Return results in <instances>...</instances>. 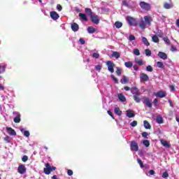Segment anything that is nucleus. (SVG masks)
Returning <instances> with one entry per match:
<instances>
[{
	"instance_id": "nucleus-1",
	"label": "nucleus",
	"mask_w": 179,
	"mask_h": 179,
	"mask_svg": "<svg viewBox=\"0 0 179 179\" xmlns=\"http://www.w3.org/2000/svg\"><path fill=\"white\" fill-rule=\"evenodd\" d=\"M131 92L133 94V99L136 103H140L142 99H141V92L139 91V89L136 87H133L131 89Z\"/></svg>"
},
{
	"instance_id": "nucleus-2",
	"label": "nucleus",
	"mask_w": 179,
	"mask_h": 179,
	"mask_svg": "<svg viewBox=\"0 0 179 179\" xmlns=\"http://www.w3.org/2000/svg\"><path fill=\"white\" fill-rule=\"evenodd\" d=\"M45 166V168L43 169V173L47 176H49V174H51L52 171H55L57 170V167L51 166L50 163H46Z\"/></svg>"
},
{
	"instance_id": "nucleus-3",
	"label": "nucleus",
	"mask_w": 179,
	"mask_h": 179,
	"mask_svg": "<svg viewBox=\"0 0 179 179\" xmlns=\"http://www.w3.org/2000/svg\"><path fill=\"white\" fill-rule=\"evenodd\" d=\"M126 20L129 26H136L138 24V22H136V19L129 15L126 17Z\"/></svg>"
},
{
	"instance_id": "nucleus-4",
	"label": "nucleus",
	"mask_w": 179,
	"mask_h": 179,
	"mask_svg": "<svg viewBox=\"0 0 179 179\" xmlns=\"http://www.w3.org/2000/svg\"><path fill=\"white\" fill-rule=\"evenodd\" d=\"M139 5L141 9H143V10H146L147 12H149V10H150V3H146L145 1H141Z\"/></svg>"
},
{
	"instance_id": "nucleus-5",
	"label": "nucleus",
	"mask_w": 179,
	"mask_h": 179,
	"mask_svg": "<svg viewBox=\"0 0 179 179\" xmlns=\"http://www.w3.org/2000/svg\"><path fill=\"white\" fill-rule=\"evenodd\" d=\"M106 65L108 66V71H109L110 73H114V67L115 66L114 62L108 60L106 62Z\"/></svg>"
},
{
	"instance_id": "nucleus-6",
	"label": "nucleus",
	"mask_w": 179,
	"mask_h": 179,
	"mask_svg": "<svg viewBox=\"0 0 179 179\" xmlns=\"http://www.w3.org/2000/svg\"><path fill=\"white\" fill-rule=\"evenodd\" d=\"M13 115H15V117L13 118V121L15 124H19L20 121H22V119L20 117L22 115H20V113L19 112H13Z\"/></svg>"
},
{
	"instance_id": "nucleus-7",
	"label": "nucleus",
	"mask_w": 179,
	"mask_h": 179,
	"mask_svg": "<svg viewBox=\"0 0 179 179\" xmlns=\"http://www.w3.org/2000/svg\"><path fill=\"white\" fill-rule=\"evenodd\" d=\"M143 104H145L146 107L148 108H152V99L149 97H144V100L143 101Z\"/></svg>"
},
{
	"instance_id": "nucleus-8",
	"label": "nucleus",
	"mask_w": 179,
	"mask_h": 179,
	"mask_svg": "<svg viewBox=\"0 0 179 179\" xmlns=\"http://www.w3.org/2000/svg\"><path fill=\"white\" fill-rule=\"evenodd\" d=\"M90 20L94 24H99V23H100V17L97 15H92V17H90Z\"/></svg>"
},
{
	"instance_id": "nucleus-9",
	"label": "nucleus",
	"mask_w": 179,
	"mask_h": 179,
	"mask_svg": "<svg viewBox=\"0 0 179 179\" xmlns=\"http://www.w3.org/2000/svg\"><path fill=\"white\" fill-rule=\"evenodd\" d=\"M130 148L131 150H134V152H138L139 150V146H138V143L135 141H131Z\"/></svg>"
},
{
	"instance_id": "nucleus-10",
	"label": "nucleus",
	"mask_w": 179,
	"mask_h": 179,
	"mask_svg": "<svg viewBox=\"0 0 179 179\" xmlns=\"http://www.w3.org/2000/svg\"><path fill=\"white\" fill-rule=\"evenodd\" d=\"M19 174H24L26 173V166L24 164H20L17 169Z\"/></svg>"
},
{
	"instance_id": "nucleus-11",
	"label": "nucleus",
	"mask_w": 179,
	"mask_h": 179,
	"mask_svg": "<svg viewBox=\"0 0 179 179\" xmlns=\"http://www.w3.org/2000/svg\"><path fill=\"white\" fill-rule=\"evenodd\" d=\"M144 20H145V24H148V26H150L152 24V22H153V19L152 18V17L149 15H145L144 17Z\"/></svg>"
},
{
	"instance_id": "nucleus-12",
	"label": "nucleus",
	"mask_w": 179,
	"mask_h": 179,
	"mask_svg": "<svg viewBox=\"0 0 179 179\" xmlns=\"http://www.w3.org/2000/svg\"><path fill=\"white\" fill-rule=\"evenodd\" d=\"M155 96L157 97H159L160 99H163V97H166L167 96V92L165 91L161 90L156 93Z\"/></svg>"
},
{
	"instance_id": "nucleus-13",
	"label": "nucleus",
	"mask_w": 179,
	"mask_h": 179,
	"mask_svg": "<svg viewBox=\"0 0 179 179\" xmlns=\"http://www.w3.org/2000/svg\"><path fill=\"white\" fill-rule=\"evenodd\" d=\"M140 79L141 82H148L149 80V76H148L146 73H141L140 74Z\"/></svg>"
},
{
	"instance_id": "nucleus-14",
	"label": "nucleus",
	"mask_w": 179,
	"mask_h": 179,
	"mask_svg": "<svg viewBox=\"0 0 179 179\" xmlns=\"http://www.w3.org/2000/svg\"><path fill=\"white\" fill-rule=\"evenodd\" d=\"M50 17L53 19V20H58V19H59V15L55 11H51Z\"/></svg>"
},
{
	"instance_id": "nucleus-15",
	"label": "nucleus",
	"mask_w": 179,
	"mask_h": 179,
	"mask_svg": "<svg viewBox=\"0 0 179 179\" xmlns=\"http://www.w3.org/2000/svg\"><path fill=\"white\" fill-rule=\"evenodd\" d=\"M6 131L8 135H11L12 136H16V131L12 127H6Z\"/></svg>"
},
{
	"instance_id": "nucleus-16",
	"label": "nucleus",
	"mask_w": 179,
	"mask_h": 179,
	"mask_svg": "<svg viewBox=\"0 0 179 179\" xmlns=\"http://www.w3.org/2000/svg\"><path fill=\"white\" fill-rule=\"evenodd\" d=\"M79 17L80 20H83V22H87L89 20V18H87V16L85 13H80Z\"/></svg>"
},
{
	"instance_id": "nucleus-17",
	"label": "nucleus",
	"mask_w": 179,
	"mask_h": 179,
	"mask_svg": "<svg viewBox=\"0 0 179 179\" xmlns=\"http://www.w3.org/2000/svg\"><path fill=\"white\" fill-rule=\"evenodd\" d=\"M158 57L161 58V59H164V60H166L168 58L167 54H166V52H159Z\"/></svg>"
},
{
	"instance_id": "nucleus-18",
	"label": "nucleus",
	"mask_w": 179,
	"mask_h": 179,
	"mask_svg": "<svg viewBox=\"0 0 179 179\" xmlns=\"http://www.w3.org/2000/svg\"><path fill=\"white\" fill-rule=\"evenodd\" d=\"M71 30H73V31H78V30H79V24H78L76 22H73V24H71Z\"/></svg>"
},
{
	"instance_id": "nucleus-19",
	"label": "nucleus",
	"mask_w": 179,
	"mask_h": 179,
	"mask_svg": "<svg viewBox=\"0 0 179 179\" xmlns=\"http://www.w3.org/2000/svg\"><path fill=\"white\" fill-rule=\"evenodd\" d=\"M128 82H129V79L128 78V77L123 76L122 79L120 80V83H122V85H125L126 83H128Z\"/></svg>"
},
{
	"instance_id": "nucleus-20",
	"label": "nucleus",
	"mask_w": 179,
	"mask_h": 179,
	"mask_svg": "<svg viewBox=\"0 0 179 179\" xmlns=\"http://www.w3.org/2000/svg\"><path fill=\"white\" fill-rule=\"evenodd\" d=\"M117 97L120 101L122 103L127 101V98H125V96L122 94H118Z\"/></svg>"
},
{
	"instance_id": "nucleus-21",
	"label": "nucleus",
	"mask_w": 179,
	"mask_h": 179,
	"mask_svg": "<svg viewBox=\"0 0 179 179\" xmlns=\"http://www.w3.org/2000/svg\"><path fill=\"white\" fill-rule=\"evenodd\" d=\"M85 13H87L90 17H91L93 15V11L89 8H85Z\"/></svg>"
},
{
	"instance_id": "nucleus-22",
	"label": "nucleus",
	"mask_w": 179,
	"mask_h": 179,
	"mask_svg": "<svg viewBox=\"0 0 179 179\" xmlns=\"http://www.w3.org/2000/svg\"><path fill=\"white\" fill-rule=\"evenodd\" d=\"M87 32L90 34H93V33H96V29L93 27H87Z\"/></svg>"
},
{
	"instance_id": "nucleus-23",
	"label": "nucleus",
	"mask_w": 179,
	"mask_h": 179,
	"mask_svg": "<svg viewBox=\"0 0 179 179\" xmlns=\"http://www.w3.org/2000/svg\"><path fill=\"white\" fill-rule=\"evenodd\" d=\"M115 114H116V115L120 116L122 115V111L118 107L115 108Z\"/></svg>"
},
{
	"instance_id": "nucleus-24",
	"label": "nucleus",
	"mask_w": 179,
	"mask_h": 179,
	"mask_svg": "<svg viewBox=\"0 0 179 179\" xmlns=\"http://www.w3.org/2000/svg\"><path fill=\"white\" fill-rule=\"evenodd\" d=\"M143 124L145 129H150L152 128V126H150V124L147 120H144Z\"/></svg>"
},
{
	"instance_id": "nucleus-25",
	"label": "nucleus",
	"mask_w": 179,
	"mask_h": 179,
	"mask_svg": "<svg viewBox=\"0 0 179 179\" xmlns=\"http://www.w3.org/2000/svg\"><path fill=\"white\" fill-rule=\"evenodd\" d=\"M142 41L143 44H145V45H146L147 47H149V45H150V43H149L146 37H142Z\"/></svg>"
},
{
	"instance_id": "nucleus-26",
	"label": "nucleus",
	"mask_w": 179,
	"mask_h": 179,
	"mask_svg": "<svg viewBox=\"0 0 179 179\" xmlns=\"http://www.w3.org/2000/svg\"><path fill=\"white\" fill-rule=\"evenodd\" d=\"M127 117H128L129 118H134V117H135V113H134L131 110H127Z\"/></svg>"
},
{
	"instance_id": "nucleus-27",
	"label": "nucleus",
	"mask_w": 179,
	"mask_h": 179,
	"mask_svg": "<svg viewBox=\"0 0 179 179\" xmlns=\"http://www.w3.org/2000/svg\"><path fill=\"white\" fill-rule=\"evenodd\" d=\"M115 26L116 29H121V27H122V22H121L120 21H116L115 22Z\"/></svg>"
},
{
	"instance_id": "nucleus-28",
	"label": "nucleus",
	"mask_w": 179,
	"mask_h": 179,
	"mask_svg": "<svg viewBox=\"0 0 179 179\" xmlns=\"http://www.w3.org/2000/svg\"><path fill=\"white\" fill-rule=\"evenodd\" d=\"M124 66H126V68H132V66H134V64L131 61L126 62L124 63Z\"/></svg>"
},
{
	"instance_id": "nucleus-29",
	"label": "nucleus",
	"mask_w": 179,
	"mask_h": 179,
	"mask_svg": "<svg viewBox=\"0 0 179 179\" xmlns=\"http://www.w3.org/2000/svg\"><path fill=\"white\" fill-rule=\"evenodd\" d=\"M146 24H147L145 22V21L141 20L139 23V27H141V29H146Z\"/></svg>"
},
{
	"instance_id": "nucleus-30",
	"label": "nucleus",
	"mask_w": 179,
	"mask_h": 179,
	"mask_svg": "<svg viewBox=\"0 0 179 179\" xmlns=\"http://www.w3.org/2000/svg\"><path fill=\"white\" fill-rule=\"evenodd\" d=\"M116 74L117 75V76H121V75H122V69H121L120 67H117Z\"/></svg>"
},
{
	"instance_id": "nucleus-31",
	"label": "nucleus",
	"mask_w": 179,
	"mask_h": 179,
	"mask_svg": "<svg viewBox=\"0 0 179 179\" xmlns=\"http://www.w3.org/2000/svg\"><path fill=\"white\" fill-rule=\"evenodd\" d=\"M156 121L157 124H163V117H162V116H157Z\"/></svg>"
},
{
	"instance_id": "nucleus-32",
	"label": "nucleus",
	"mask_w": 179,
	"mask_h": 179,
	"mask_svg": "<svg viewBox=\"0 0 179 179\" xmlns=\"http://www.w3.org/2000/svg\"><path fill=\"white\" fill-rule=\"evenodd\" d=\"M136 64H138V65H140V66H142V65H143V61L142 60V59H136Z\"/></svg>"
},
{
	"instance_id": "nucleus-33",
	"label": "nucleus",
	"mask_w": 179,
	"mask_h": 179,
	"mask_svg": "<svg viewBox=\"0 0 179 179\" xmlns=\"http://www.w3.org/2000/svg\"><path fill=\"white\" fill-rule=\"evenodd\" d=\"M143 144L146 148H149V146H150V142H149V140H144L143 141Z\"/></svg>"
},
{
	"instance_id": "nucleus-34",
	"label": "nucleus",
	"mask_w": 179,
	"mask_h": 179,
	"mask_svg": "<svg viewBox=\"0 0 179 179\" xmlns=\"http://www.w3.org/2000/svg\"><path fill=\"white\" fill-rule=\"evenodd\" d=\"M152 40L153 43H159V37L156 35H154L152 37Z\"/></svg>"
},
{
	"instance_id": "nucleus-35",
	"label": "nucleus",
	"mask_w": 179,
	"mask_h": 179,
	"mask_svg": "<svg viewBox=\"0 0 179 179\" xmlns=\"http://www.w3.org/2000/svg\"><path fill=\"white\" fill-rule=\"evenodd\" d=\"M164 8L165 9H171V8H173V6H171V4H170L169 3H164Z\"/></svg>"
},
{
	"instance_id": "nucleus-36",
	"label": "nucleus",
	"mask_w": 179,
	"mask_h": 179,
	"mask_svg": "<svg viewBox=\"0 0 179 179\" xmlns=\"http://www.w3.org/2000/svg\"><path fill=\"white\" fill-rule=\"evenodd\" d=\"M112 57H113L114 58H116L117 59H118V58H120V52H113L112 54Z\"/></svg>"
},
{
	"instance_id": "nucleus-37",
	"label": "nucleus",
	"mask_w": 179,
	"mask_h": 179,
	"mask_svg": "<svg viewBox=\"0 0 179 179\" xmlns=\"http://www.w3.org/2000/svg\"><path fill=\"white\" fill-rule=\"evenodd\" d=\"M157 68H161L162 69H163V68H164V64H163V62H157Z\"/></svg>"
},
{
	"instance_id": "nucleus-38",
	"label": "nucleus",
	"mask_w": 179,
	"mask_h": 179,
	"mask_svg": "<svg viewBox=\"0 0 179 179\" xmlns=\"http://www.w3.org/2000/svg\"><path fill=\"white\" fill-rule=\"evenodd\" d=\"M137 162L141 169H143V167H145V165H143V162H142V159L138 158Z\"/></svg>"
},
{
	"instance_id": "nucleus-39",
	"label": "nucleus",
	"mask_w": 179,
	"mask_h": 179,
	"mask_svg": "<svg viewBox=\"0 0 179 179\" xmlns=\"http://www.w3.org/2000/svg\"><path fill=\"white\" fill-rule=\"evenodd\" d=\"M145 55L147 57H150V55H152V51L150 50H149V49H146L145 50Z\"/></svg>"
},
{
	"instance_id": "nucleus-40",
	"label": "nucleus",
	"mask_w": 179,
	"mask_h": 179,
	"mask_svg": "<svg viewBox=\"0 0 179 179\" xmlns=\"http://www.w3.org/2000/svg\"><path fill=\"white\" fill-rule=\"evenodd\" d=\"M162 144L163 145V146H166V148H171V146L166 141L162 142Z\"/></svg>"
},
{
	"instance_id": "nucleus-41",
	"label": "nucleus",
	"mask_w": 179,
	"mask_h": 179,
	"mask_svg": "<svg viewBox=\"0 0 179 179\" xmlns=\"http://www.w3.org/2000/svg\"><path fill=\"white\" fill-rule=\"evenodd\" d=\"M133 54H134V55L139 56L141 55V52L138 50V49H134L133 51Z\"/></svg>"
},
{
	"instance_id": "nucleus-42",
	"label": "nucleus",
	"mask_w": 179,
	"mask_h": 179,
	"mask_svg": "<svg viewBox=\"0 0 179 179\" xmlns=\"http://www.w3.org/2000/svg\"><path fill=\"white\" fill-rule=\"evenodd\" d=\"M146 71L148 72H153V67H152V66L149 65L146 67Z\"/></svg>"
},
{
	"instance_id": "nucleus-43",
	"label": "nucleus",
	"mask_w": 179,
	"mask_h": 179,
	"mask_svg": "<svg viewBox=\"0 0 179 179\" xmlns=\"http://www.w3.org/2000/svg\"><path fill=\"white\" fill-rule=\"evenodd\" d=\"M92 58H96V59L100 58V54L96 52L93 53Z\"/></svg>"
},
{
	"instance_id": "nucleus-44",
	"label": "nucleus",
	"mask_w": 179,
	"mask_h": 179,
	"mask_svg": "<svg viewBox=\"0 0 179 179\" xmlns=\"http://www.w3.org/2000/svg\"><path fill=\"white\" fill-rule=\"evenodd\" d=\"M111 79H113V80L115 82V83L118 85L119 81H118V79L115 76H111Z\"/></svg>"
},
{
	"instance_id": "nucleus-45",
	"label": "nucleus",
	"mask_w": 179,
	"mask_h": 179,
	"mask_svg": "<svg viewBox=\"0 0 179 179\" xmlns=\"http://www.w3.org/2000/svg\"><path fill=\"white\" fill-rule=\"evenodd\" d=\"M162 178H169V173L167 171L162 173Z\"/></svg>"
},
{
	"instance_id": "nucleus-46",
	"label": "nucleus",
	"mask_w": 179,
	"mask_h": 179,
	"mask_svg": "<svg viewBox=\"0 0 179 179\" xmlns=\"http://www.w3.org/2000/svg\"><path fill=\"white\" fill-rule=\"evenodd\" d=\"M27 160H29V157H27V155H24L22 158V162H24V163H26Z\"/></svg>"
},
{
	"instance_id": "nucleus-47",
	"label": "nucleus",
	"mask_w": 179,
	"mask_h": 179,
	"mask_svg": "<svg viewBox=\"0 0 179 179\" xmlns=\"http://www.w3.org/2000/svg\"><path fill=\"white\" fill-rule=\"evenodd\" d=\"M122 5L123 6H129V4L128 3V1H127V0H123L122 2Z\"/></svg>"
},
{
	"instance_id": "nucleus-48",
	"label": "nucleus",
	"mask_w": 179,
	"mask_h": 179,
	"mask_svg": "<svg viewBox=\"0 0 179 179\" xmlns=\"http://www.w3.org/2000/svg\"><path fill=\"white\" fill-rule=\"evenodd\" d=\"M108 115H110V117H111V118H113V120H115V117H114V114L113 113V112L108 110L107 111Z\"/></svg>"
},
{
	"instance_id": "nucleus-49",
	"label": "nucleus",
	"mask_w": 179,
	"mask_h": 179,
	"mask_svg": "<svg viewBox=\"0 0 179 179\" xmlns=\"http://www.w3.org/2000/svg\"><path fill=\"white\" fill-rule=\"evenodd\" d=\"M163 40L166 44L170 45V39L168 37L163 38Z\"/></svg>"
},
{
	"instance_id": "nucleus-50",
	"label": "nucleus",
	"mask_w": 179,
	"mask_h": 179,
	"mask_svg": "<svg viewBox=\"0 0 179 179\" xmlns=\"http://www.w3.org/2000/svg\"><path fill=\"white\" fill-rule=\"evenodd\" d=\"M129 41H135V40H136L135 36H134V35H129Z\"/></svg>"
},
{
	"instance_id": "nucleus-51",
	"label": "nucleus",
	"mask_w": 179,
	"mask_h": 179,
	"mask_svg": "<svg viewBox=\"0 0 179 179\" xmlns=\"http://www.w3.org/2000/svg\"><path fill=\"white\" fill-rule=\"evenodd\" d=\"M130 125L131 127H136L138 125V122L136 120H134L131 124Z\"/></svg>"
},
{
	"instance_id": "nucleus-52",
	"label": "nucleus",
	"mask_w": 179,
	"mask_h": 179,
	"mask_svg": "<svg viewBox=\"0 0 179 179\" xmlns=\"http://www.w3.org/2000/svg\"><path fill=\"white\" fill-rule=\"evenodd\" d=\"M24 136H27V138H29V136H30V132L29 131H24Z\"/></svg>"
},
{
	"instance_id": "nucleus-53",
	"label": "nucleus",
	"mask_w": 179,
	"mask_h": 179,
	"mask_svg": "<svg viewBox=\"0 0 179 179\" xmlns=\"http://www.w3.org/2000/svg\"><path fill=\"white\" fill-rule=\"evenodd\" d=\"M141 135H142L143 138H148V135H149V134H148V132L144 131V132H143V133L141 134Z\"/></svg>"
},
{
	"instance_id": "nucleus-54",
	"label": "nucleus",
	"mask_w": 179,
	"mask_h": 179,
	"mask_svg": "<svg viewBox=\"0 0 179 179\" xmlns=\"http://www.w3.org/2000/svg\"><path fill=\"white\" fill-rule=\"evenodd\" d=\"M95 69H96V71H98L99 72H100V71H101V66H100V65H96V66H95Z\"/></svg>"
},
{
	"instance_id": "nucleus-55",
	"label": "nucleus",
	"mask_w": 179,
	"mask_h": 179,
	"mask_svg": "<svg viewBox=\"0 0 179 179\" xmlns=\"http://www.w3.org/2000/svg\"><path fill=\"white\" fill-rule=\"evenodd\" d=\"M57 9L59 10V12H61V10H62V6H61V4H58L57 6Z\"/></svg>"
},
{
	"instance_id": "nucleus-56",
	"label": "nucleus",
	"mask_w": 179,
	"mask_h": 179,
	"mask_svg": "<svg viewBox=\"0 0 179 179\" xmlns=\"http://www.w3.org/2000/svg\"><path fill=\"white\" fill-rule=\"evenodd\" d=\"M79 41H80V44H82V45H83L86 43V41H85V39H83V38H80L79 39Z\"/></svg>"
},
{
	"instance_id": "nucleus-57",
	"label": "nucleus",
	"mask_w": 179,
	"mask_h": 179,
	"mask_svg": "<svg viewBox=\"0 0 179 179\" xmlns=\"http://www.w3.org/2000/svg\"><path fill=\"white\" fill-rule=\"evenodd\" d=\"M67 174H68V176H73V171H72V170H71V169H69L67 171Z\"/></svg>"
},
{
	"instance_id": "nucleus-58",
	"label": "nucleus",
	"mask_w": 179,
	"mask_h": 179,
	"mask_svg": "<svg viewBox=\"0 0 179 179\" xmlns=\"http://www.w3.org/2000/svg\"><path fill=\"white\" fill-rule=\"evenodd\" d=\"M4 141H6V142L7 143H9L10 142V141H9V136H6V137H4Z\"/></svg>"
},
{
	"instance_id": "nucleus-59",
	"label": "nucleus",
	"mask_w": 179,
	"mask_h": 179,
	"mask_svg": "<svg viewBox=\"0 0 179 179\" xmlns=\"http://www.w3.org/2000/svg\"><path fill=\"white\" fill-rule=\"evenodd\" d=\"M153 103H154V106H157V103H159V99H155L154 101H153Z\"/></svg>"
},
{
	"instance_id": "nucleus-60",
	"label": "nucleus",
	"mask_w": 179,
	"mask_h": 179,
	"mask_svg": "<svg viewBox=\"0 0 179 179\" xmlns=\"http://www.w3.org/2000/svg\"><path fill=\"white\" fill-rule=\"evenodd\" d=\"M149 174H150V176H155V170H152V169L150 170Z\"/></svg>"
},
{
	"instance_id": "nucleus-61",
	"label": "nucleus",
	"mask_w": 179,
	"mask_h": 179,
	"mask_svg": "<svg viewBox=\"0 0 179 179\" xmlns=\"http://www.w3.org/2000/svg\"><path fill=\"white\" fill-rule=\"evenodd\" d=\"M171 51H177V48H176L174 45H171Z\"/></svg>"
},
{
	"instance_id": "nucleus-62",
	"label": "nucleus",
	"mask_w": 179,
	"mask_h": 179,
	"mask_svg": "<svg viewBox=\"0 0 179 179\" xmlns=\"http://www.w3.org/2000/svg\"><path fill=\"white\" fill-rule=\"evenodd\" d=\"M133 68H134V71H138L139 69V66H138L137 65L133 66Z\"/></svg>"
},
{
	"instance_id": "nucleus-63",
	"label": "nucleus",
	"mask_w": 179,
	"mask_h": 179,
	"mask_svg": "<svg viewBox=\"0 0 179 179\" xmlns=\"http://www.w3.org/2000/svg\"><path fill=\"white\" fill-rule=\"evenodd\" d=\"M124 90H126V92L131 90V87H129L128 86L124 87Z\"/></svg>"
},
{
	"instance_id": "nucleus-64",
	"label": "nucleus",
	"mask_w": 179,
	"mask_h": 179,
	"mask_svg": "<svg viewBox=\"0 0 179 179\" xmlns=\"http://www.w3.org/2000/svg\"><path fill=\"white\" fill-rule=\"evenodd\" d=\"M169 87L172 90V92H174V90H176V87H174V85H170Z\"/></svg>"
}]
</instances>
